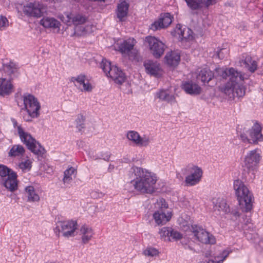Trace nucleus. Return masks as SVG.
I'll list each match as a JSON object with an SVG mask.
<instances>
[{
  "label": "nucleus",
  "instance_id": "obj_1",
  "mask_svg": "<svg viewBox=\"0 0 263 263\" xmlns=\"http://www.w3.org/2000/svg\"><path fill=\"white\" fill-rule=\"evenodd\" d=\"M218 74L223 79H228L227 83L221 86L220 90L230 98H240L245 94V88L242 85L244 76L234 68H218Z\"/></svg>",
  "mask_w": 263,
  "mask_h": 263
},
{
  "label": "nucleus",
  "instance_id": "obj_2",
  "mask_svg": "<svg viewBox=\"0 0 263 263\" xmlns=\"http://www.w3.org/2000/svg\"><path fill=\"white\" fill-rule=\"evenodd\" d=\"M130 178L129 184L135 192L141 194H152L155 192L158 176L153 172L141 167H134Z\"/></svg>",
  "mask_w": 263,
  "mask_h": 263
},
{
  "label": "nucleus",
  "instance_id": "obj_3",
  "mask_svg": "<svg viewBox=\"0 0 263 263\" xmlns=\"http://www.w3.org/2000/svg\"><path fill=\"white\" fill-rule=\"evenodd\" d=\"M242 180L239 178L235 179L233 187L240 210L244 213H249L253 209L254 196Z\"/></svg>",
  "mask_w": 263,
  "mask_h": 263
},
{
  "label": "nucleus",
  "instance_id": "obj_4",
  "mask_svg": "<svg viewBox=\"0 0 263 263\" xmlns=\"http://www.w3.org/2000/svg\"><path fill=\"white\" fill-rule=\"evenodd\" d=\"M13 127L16 130L20 141L34 154L39 156H43L46 152L45 148L35 138L27 131L25 127L18 124L15 119H12Z\"/></svg>",
  "mask_w": 263,
  "mask_h": 263
},
{
  "label": "nucleus",
  "instance_id": "obj_5",
  "mask_svg": "<svg viewBox=\"0 0 263 263\" xmlns=\"http://www.w3.org/2000/svg\"><path fill=\"white\" fill-rule=\"evenodd\" d=\"M23 107L22 117L26 122H31L39 118L41 114L42 107L39 100L33 95L26 93L22 96Z\"/></svg>",
  "mask_w": 263,
  "mask_h": 263
},
{
  "label": "nucleus",
  "instance_id": "obj_6",
  "mask_svg": "<svg viewBox=\"0 0 263 263\" xmlns=\"http://www.w3.org/2000/svg\"><path fill=\"white\" fill-rule=\"evenodd\" d=\"M17 71V68L13 63L5 65L0 69V96L9 95L14 91L12 81L13 75Z\"/></svg>",
  "mask_w": 263,
  "mask_h": 263
},
{
  "label": "nucleus",
  "instance_id": "obj_7",
  "mask_svg": "<svg viewBox=\"0 0 263 263\" xmlns=\"http://www.w3.org/2000/svg\"><path fill=\"white\" fill-rule=\"evenodd\" d=\"M262 160L261 152L258 148H255L248 151L243 158L242 162L244 170L241 179L247 180V175L250 173H254L258 170L259 165Z\"/></svg>",
  "mask_w": 263,
  "mask_h": 263
},
{
  "label": "nucleus",
  "instance_id": "obj_8",
  "mask_svg": "<svg viewBox=\"0 0 263 263\" xmlns=\"http://www.w3.org/2000/svg\"><path fill=\"white\" fill-rule=\"evenodd\" d=\"M86 19L80 15H73L66 13L63 16L62 21L68 25L72 23L75 25L74 35L78 36H86L93 31V26L90 24L84 25Z\"/></svg>",
  "mask_w": 263,
  "mask_h": 263
},
{
  "label": "nucleus",
  "instance_id": "obj_9",
  "mask_svg": "<svg viewBox=\"0 0 263 263\" xmlns=\"http://www.w3.org/2000/svg\"><path fill=\"white\" fill-rule=\"evenodd\" d=\"M240 139L243 142L257 144L263 141L262 125L255 122L246 133L240 135Z\"/></svg>",
  "mask_w": 263,
  "mask_h": 263
},
{
  "label": "nucleus",
  "instance_id": "obj_10",
  "mask_svg": "<svg viewBox=\"0 0 263 263\" xmlns=\"http://www.w3.org/2000/svg\"><path fill=\"white\" fill-rule=\"evenodd\" d=\"M77 228L78 223L76 220L72 219L60 220L56 223L54 232L58 236H59L62 233L64 237L69 238L74 236V233Z\"/></svg>",
  "mask_w": 263,
  "mask_h": 263
},
{
  "label": "nucleus",
  "instance_id": "obj_11",
  "mask_svg": "<svg viewBox=\"0 0 263 263\" xmlns=\"http://www.w3.org/2000/svg\"><path fill=\"white\" fill-rule=\"evenodd\" d=\"M101 67L106 75L110 78L115 83L121 84L124 82L125 77L124 73L116 65H111L109 61L103 59Z\"/></svg>",
  "mask_w": 263,
  "mask_h": 263
},
{
  "label": "nucleus",
  "instance_id": "obj_12",
  "mask_svg": "<svg viewBox=\"0 0 263 263\" xmlns=\"http://www.w3.org/2000/svg\"><path fill=\"white\" fill-rule=\"evenodd\" d=\"M143 44L155 58H159L163 54L165 45L159 39L148 35L145 37Z\"/></svg>",
  "mask_w": 263,
  "mask_h": 263
},
{
  "label": "nucleus",
  "instance_id": "obj_13",
  "mask_svg": "<svg viewBox=\"0 0 263 263\" xmlns=\"http://www.w3.org/2000/svg\"><path fill=\"white\" fill-rule=\"evenodd\" d=\"M126 138L131 144L139 147H147L152 141V138L149 135H141L139 132L134 130L127 131Z\"/></svg>",
  "mask_w": 263,
  "mask_h": 263
},
{
  "label": "nucleus",
  "instance_id": "obj_14",
  "mask_svg": "<svg viewBox=\"0 0 263 263\" xmlns=\"http://www.w3.org/2000/svg\"><path fill=\"white\" fill-rule=\"evenodd\" d=\"M70 81L82 92H91L95 87L89 77L83 74L72 77L70 78Z\"/></svg>",
  "mask_w": 263,
  "mask_h": 263
},
{
  "label": "nucleus",
  "instance_id": "obj_15",
  "mask_svg": "<svg viewBox=\"0 0 263 263\" xmlns=\"http://www.w3.org/2000/svg\"><path fill=\"white\" fill-rule=\"evenodd\" d=\"M189 174L185 178V183L187 186H194L200 182L203 176L202 168L197 165L189 168Z\"/></svg>",
  "mask_w": 263,
  "mask_h": 263
},
{
  "label": "nucleus",
  "instance_id": "obj_16",
  "mask_svg": "<svg viewBox=\"0 0 263 263\" xmlns=\"http://www.w3.org/2000/svg\"><path fill=\"white\" fill-rule=\"evenodd\" d=\"M23 12L28 16L40 17L46 12V7L39 2L30 3L24 7Z\"/></svg>",
  "mask_w": 263,
  "mask_h": 263
},
{
  "label": "nucleus",
  "instance_id": "obj_17",
  "mask_svg": "<svg viewBox=\"0 0 263 263\" xmlns=\"http://www.w3.org/2000/svg\"><path fill=\"white\" fill-rule=\"evenodd\" d=\"M174 17L170 13L161 14L149 26L153 31H157L167 28L172 23Z\"/></svg>",
  "mask_w": 263,
  "mask_h": 263
},
{
  "label": "nucleus",
  "instance_id": "obj_18",
  "mask_svg": "<svg viewBox=\"0 0 263 263\" xmlns=\"http://www.w3.org/2000/svg\"><path fill=\"white\" fill-rule=\"evenodd\" d=\"M213 203L214 213L221 218H224L231 213L230 207L225 199L220 198L214 199Z\"/></svg>",
  "mask_w": 263,
  "mask_h": 263
},
{
  "label": "nucleus",
  "instance_id": "obj_19",
  "mask_svg": "<svg viewBox=\"0 0 263 263\" xmlns=\"http://www.w3.org/2000/svg\"><path fill=\"white\" fill-rule=\"evenodd\" d=\"M193 233L196 238L204 243H214L215 238L210 233L197 226H192Z\"/></svg>",
  "mask_w": 263,
  "mask_h": 263
},
{
  "label": "nucleus",
  "instance_id": "obj_20",
  "mask_svg": "<svg viewBox=\"0 0 263 263\" xmlns=\"http://www.w3.org/2000/svg\"><path fill=\"white\" fill-rule=\"evenodd\" d=\"M136 44V41L134 38H128L123 41L119 40L115 43L114 47L122 54H127L133 49Z\"/></svg>",
  "mask_w": 263,
  "mask_h": 263
},
{
  "label": "nucleus",
  "instance_id": "obj_21",
  "mask_svg": "<svg viewBox=\"0 0 263 263\" xmlns=\"http://www.w3.org/2000/svg\"><path fill=\"white\" fill-rule=\"evenodd\" d=\"M146 72L155 77H161L164 73L160 64L157 62L147 61L144 64Z\"/></svg>",
  "mask_w": 263,
  "mask_h": 263
},
{
  "label": "nucleus",
  "instance_id": "obj_22",
  "mask_svg": "<svg viewBox=\"0 0 263 263\" xmlns=\"http://www.w3.org/2000/svg\"><path fill=\"white\" fill-rule=\"evenodd\" d=\"M187 6L193 10L208 9L217 3L219 0H185Z\"/></svg>",
  "mask_w": 263,
  "mask_h": 263
},
{
  "label": "nucleus",
  "instance_id": "obj_23",
  "mask_svg": "<svg viewBox=\"0 0 263 263\" xmlns=\"http://www.w3.org/2000/svg\"><path fill=\"white\" fill-rule=\"evenodd\" d=\"M16 173L10 172L9 175L2 179L1 183L7 190L13 192L18 189V180Z\"/></svg>",
  "mask_w": 263,
  "mask_h": 263
},
{
  "label": "nucleus",
  "instance_id": "obj_24",
  "mask_svg": "<svg viewBox=\"0 0 263 263\" xmlns=\"http://www.w3.org/2000/svg\"><path fill=\"white\" fill-rule=\"evenodd\" d=\"M172 216V211H155L153 218L157 225L163 226L171 220Z\"/></svg>",
  "mask_w": 263,
  "mask_h": 263
},
{
  "label": "nucleus",
  "instance_id": "obj_25",
  "mask_svg": "<svg viewBox=\"0 0 263 263\" xmlns=\"http://www.w3.org/2000/svg\"><path fill=\"white\" fill-rule=\"evenodd\" d=\"M181 87L187 94L192 96L199 95L202 92L201 87L197 83L191 80L182 82Z\"/></svg>",
  "mask_w": 263,
  "mask_h": 263
},
{
  "label": "nucleus",
  "instance_id": "obj_26",
  "mask_svg": "<svg viewBox=\"0 0 263 263\" xmlns=\"http://www.w3.org/2000/svg\"><path fill=\"white\" fill-rule=\"evenodd\" d=\"M40 24L45 28L52 29L54 32L59 33L60 32L61 23L53 17H43L40 20Z\"/></svg>",
  "mask_w": 263,
  "mask_h": 263
},
{
  "label": "nucleus",
  "instance_id": "obj_27",
  "mask_svg": "<svg viewBox=\"0 0 263 263\" xmlns=\"http://www.w3.org/2000/svg\"><path fill=\"white\" fill-rule=\"evenodd\" d=\"M180 61V53L176 51L168 52L164 57V63L172 68L177 66Z\"/></svg>",
  "mask_w": 263,
  "mask_h": 263
},
{
  "label": "nucleus",
  "instance_id": "obj_28",
  "mask_svg": "<svg viewBox=\"0 0 263 263\" xmlns=\"http://www.w3.org/2000/svg\"><path fill=\"white\" fill-rule=\"evenodd\" d=\"M94 234L93 229L89 226L83 225L80 229V235L83 244L88 243L92 239Z\"/></svg>",
  "mask_w": 263,
  "mask_h": 263
},
{
  "label": "nucleus",
  "instance_id": "obj_29",
  "mask_svg": "<svg viewBox=\"0 0 263 263\" xmlns=\"http://www.w3.org/2000/svg\"><path fill=\"white\" fill-rule=\"evenodd\" d=\"M24 194L28 202H39L40 200L38 191L32 185H28L25 187Z\"/></svg>",
  "mask_w": 263,
  "mask_h": 263
},
{
  "label": "nucleus",
  "instance_id": "obj_30",
  "mask_svg": "<svg viewBox=\"0 0 263 263\" xmlns=\"http://www.w3.org/2000/svg\"><path fill=\"white\" fill-rule=\"evenodd\" d=\"M129 4L125 0H120L117 6V15L120 21H123L128 12Z\"/></svg>",
  "mask_w": 263,
  "mask_h": 263
},
{
  "label": "nucleus",
  "instance_id": "obj_31",
  "mask_svg": "<svg viewBox=\"0 0 263 263\" xmlns=\"http://www.w3.org/2000/svg\"><path fill=\"white\" fill-rule=\"evenodd\" d=\"M214 76V73L210 69L204 68L198 71L197 78L203 83H208Z\"/></svg>",
  "mask_w": 263,
  "mask_h": 263
},
{
  "label": "nucleus",
  "instance_id": "obj_32",
  "mask_svg": "<svg viewBox=\"0 0 263 263\" xmlns=\"http://www.w3.org/2000/svg\"><path fill=\"white\" fill-rule=\"evenodd\" d=\"M142 254L147 258L154 259L159 256L160 252L156 248L148 246L143 250Z\"/></svg>",
  "mask_w": 263,
  "mask_h": 263
},
{
  "label": "nucleus",
  "instance_id": "obj_33",
  "mask_svg": "<svg viewBox=\"0 0 263 263\" xmlns=\"http://www.w3.org/2000/svg\"><path fill=\"white\" fill-rule=\"evenodd\" d=\"M231 252L232 250L231 249H225L215 256L214 258L209 259L206 263H223Z\"/></svg>",
  "mask_w": 263,
  "mask_h": 263
},
{
  "label": "nucleus",
  "instance_id": "obj_34",
  "mask_svg": "<svg viewBox=\"0 0 263 263\" xmlns=\"http://www.w3.org/2000/svg\"><path fill=\"white\" fill-rule=\"evenodd\" d=\"M77 174V170L72 166L69 167L64 172L63 181L64 184H69Z\"/></svg>",
  "mask_w": 263,
  "mask_h": 263
},
{
  "label": "nucleus",
  "instance_id": "obj_35",
  "mask_svg": "<svg viewBox=\"0 0 263 263\" xmlns=\"http://www.w3.org/2000/svg\"><path fill=\"white\" fill-rule=\"evenodd\" d=\"M33 159L27 157L18 163V168L24 173L30 171L32 168Z\"/></svg>",
  "mask_w": 263,
  "mask_h": 263
},
{
  "label": "nucleus",
  "instance_id": "obj_36",
  "mask_svg": "<svg viewBox=\"0 0 263 263\" xmlns=\"http://www.w3.org/2000/svg\"><path fill=\"white\" fill-rule=\"evenodd\" d=\"M25 152V149L21 144H15L12 146L9 152V156L11 157L22 156Z\"/></svg>",
  "mask_w": 263,
  "mask_h": 263
},
{
  "label": "nucleus",
  "instance_id": "obj_37",
  "mask_svg": "<svg viewBox=\"0 0 263 263\" xmlns=\"http://www.w3.org/2000/svg\"><path fill=\"white\" fill-rule=\"evenodd\" d=\"M171 229V227H168L160 228L158 231L160 239L164 241H171L172 238H170Z\"/></svg>",
  "mask_w": 263,
  "mask_h": 263
},
{
  "label": "nucleus",
  "instance_id": "obj_38",
  "mask_svg": "<svg viewBox=\"0 0 263 263\" xmlns=\"http://www.w3.org/2000/svg\"><path fill=\"white\" fill-rule=\"evenodd\" d=\"M155 97L162 101H167L173 102L175 101V97L173 95H170L166 90H161L157 92Z\"/></svg>",
  "mask_w": 263,
  "mask_h": 263
},
{
  "label": "nucleus",
  "instance_id": "obj_39",
  "mask_svg": "<svg viewBox=\"0 0 263 263\" xmlns=\"http://www.w3.org/2000/svg\"><path fill=\"white\" fill-rule=\"evenodd\" d=\"M243 63L248 69L252 72H254L257 68L256 62L255 61H253L250 55L246 57L243 60Z\"/></svg>",
  "mask_w": 263,
  "mask_h": 263
},
{
  "label": "nucleus",
  "instance_id": "obj_40",
  "mask_svg": "<svg viewBox=\"0 0 263 263\" xmlns=\"http://www.w3.org/2000/svg\"><path fill=\"white\" fill-rule=\"evenodd\" d=\"M155 208L157 209L156 211H170L167 210L168 205L163 198H160L157 200L155 203Z\"/></svg>",
  "mask_w": 263,
  "mask_h": 263
},
{
  "label": "nucleus",
  "instance_id": "obj_41",
  "mask_svg": "<svg viewBox=\"0 0 263 263\" xmlns=\"http://www.w3.org/2000/svg\"><path fill=\"white\" fill-rule=\"evenodd\" d=\"M184 27L180 24H177L173 31L172 34L180 41H183Z\"/></svg>",
  "mask_w": 263,
  "mask_h": 263
},
{
  "label": "nucleus",
  "instance_id": "obj_42",
  "mask_svg": "<svg viewBox=\"0 0 263 263\" xmlns=\"http://www.w3.org/2000/svg\"><path fill=\"white\" fill-rule=\"evenodd\" d=\"M10 172H14V171L4 165L0 164V176L2 179L9 176Z\"/></svg>",
  "mask_w": 263,
  "mask_h": 263
},
{
  "label": "nucleus",
  "instance_id": "obj_43",
  "mask_svg": "<svg viewBox=\"0 0 263 263\" xmlns=\"http://www.w3.org/2000/svg\"><path fill=\"white\" fill-rule=\"evenodd\" d=\"M85 118L82 115H78L76 119V127L79 130L81 131L84 128V121Z\"/></svg>",
  "mask_w": 263,
  "mask_h": 263
},
{
  "label": "nucleus",
  "instance_id": "obj_44",
  "mask_svg": "<svg viewBox=\"0 0 263 263\" xmlns=\"http://www.w3.org/2000/svg\"><path fill=\"white\" fill-rule=\"evenodd\" d=\"M193 32L192 30L187 27H184L183 40L189 41L193 40Z\"/></svg>",
  "mask_w": 263,
  "mask_h": 263
},
{
  "label": "nucleus",
  "instance_id": "obj_45",
  "mask_svg": "<svg viewBox=\"0 0 263 263\" xmlns=\"http://www.w3.org/2000/svg\"><path fill=\"white\" fill-rule=\"evenodd\" d=\"M170 238H172V240H178L182 238V235L179 232L175 230L172 228L171 229V232L170 234Z\"/></svg>",
  "mask_w": 263,
  "mask_h": 263
},
{
  "label": "nucleus",
  "instance_id": "obj_46",
  "mask_svg": "<svg viewBox=\"0 0 263 263\" xmlns=\"http://www.w3.org/2000/svg\"><path fill=\"white\" fill-rule=\"evenodd\" d=\"M9 25V22L7 18L3 16H0V29L3 30Z\"/></svg>",
  "mask_w": 263,
  "mask_h": 263
},
{
  "label": "nucleus",
  "instance_id": "obj_47",
  "mask_svg": "<svg viewBox=\"0 0 263 263\" xmlns=\"http://www.w3.org/2000/svg\"><path fill=\"white\" fill-rule=\"evenodd\" d=\"M229 54V50L227 48H222L217 52V55L219 59H223Z\"/></svg>",
  "mask_w": 263,
  "mask_h": 263
},
{
  "label": "nucleus",
  "instance_id": "obj_48",
  "mask_svg": "<svg viewBox=\"0 0 263 263\" xmlns=\"http://www.w3.org/2000/svg\"><path fill=\"white\" fill-rule=\"evenodd\" d=\"M232 213V214H233L234 216H236V217H237V216H240V213H239V212H237V211H236V212H233V213Z\"/></svg>",
  "mask_w": 263,
  "mask_h": 263
},
{
  "label": "nucleus",
  "instance_id": "obj_49",
  "mask_svg": "<svg viewBox=\"0 0 263 263\" xmlns=\"http://www.w3.org/2000/svg\"><path fill=\"white\" fill-rule=\"evenodd\" d=\"M109 159V156L108 155H106L105 157L103 158V159L106 161H108Z\"/></svg>",
  "mask_w": 263,
  "mask_h": 263
},
{
  "label": "nucleus",
  "instance_id": "obj_50",
  "mask_svg": "<svg viewBox=\"0 0 263 263\" xmlns=\"http://www.w3.org/2000/svg\"><path fill=\"white\" fill-rule=\"evenodd\" d=\"M114 166L113 165H109V169H113L114 168Z\"/></svg>",
  "mask_w": 263,
  "mask_h": 263
}]
</instances>
